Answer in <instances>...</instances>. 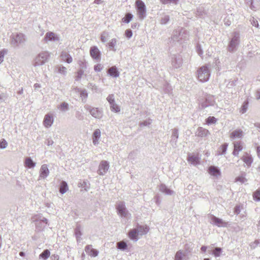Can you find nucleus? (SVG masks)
I'll return each mask as SVG.
<instances>
[{
    "instance_id": "1",
    "label": "nucleus",
    "mask_w": 260,
    "mask_h": 260,
    "mask_svg": "<svg viewBox=\"0 0 260 260\" xmlns=\"http://www.w3.org/2000/svg\"><path fill=\"white\" fill-rule=\"evenodd\" d=\"M188 36V31L183 28H181L178 30H174L170 42H178L181 44L187 40Z\"/></svg>"
},
{
    "instance_id": "2",
    "label": "nucleus",
    "mask_w": 260,
    "mask_h": 260,
    "mask_svg": "<svg viewBox=\"0 0 260 260\" xmlns=\"http://www.w3.org/2000/svg\"><path fill=\"white\" fill-rule=\"evenodd\" d=\"M240 44V34L238 32H234L232 37L230 41L227 50L229 52L233 53L237 51Z\"/></svg>"
},
{
    "instance_id": "3",
    "label": "nucleus",
    "mask_w": 260,
    "mask_h": 260,
    "mask_svg": "<svg viewBox=\"0 0 260 260\" xmlns=\"http://www.w3.org/2000/svg\"><path fill=\"white\" fill-rule=\"evenodd\" d=\"M198 78L202 82L207 81L210 76V71L207 65L200 68L197 71Z\"/></svg>"
},
{
    "instance_id": "4",
    "label": "nucleus",
    "mask_w": 260,
    "mask_h": 260,
    "mask_svg": "<svg viewBox=\"0 0 260 260\" xmlns=\"http://www.w3.org/2000/svg\"><path fill=\"white\" fill-rule=\"evenodd\" d=\"M135 7L139 18L141 20L144 19L146 16V7L145 3L142 0H136Z\"/></svg>"
},
{
    "instance_id": "5",
    "label": "nucleus",
    "mask_w": 260,
    "mask_h": 260,
    "mask_svg": "<svg viewBox=\"0 0 260 260\" xmlns=\"http://www.w3.org/2000/svg\"><path fill=\"white\" fill-rule=\"evenodd\" d=\"M116 209L117 214L122 218H129L131 214L127 210L124 202H118L116 203Z\"/></svg>"
},
{
    "instance_id": "6",
    "label": "nucleus",
    "mask_w": 260,
    "mask_h": 260,
    "mask_svg": "<svg viewBox=\"0 0 260 260\" xmlns=\"http://www.w3.org/2000/svg\"><path fill=\"white\" fill-rule=\"evenodd\" d=\"M11 44L14 46H18L25 41V35L22 33L13 34L11 36Z\"/></svg>"
},
{
    "instance_id": "7",
    "label": "nucleus",
    "mask_w": 260,
    "mask_h": 260,
    "mask_svg": "<svg viewBox=\"0 0 260 260\" xmlns=\"http://www.w3.org/2000/svg\"><path fill=\"white\" fill-rule=\"evenodd\" d=\"M49 54L48 52H43L39 54L36 57L34 65L41 66L44 64L48 59Z\"/></svg>"
},
{
    "instance_id": "8",
    "label": "nucleus",
    "mask_w": 260,
    "mask_h": 260,
    "mask_svg": "<svg viewBox=\"0 0 260 260\" xmlns=\"http://www.w3.org/2000/svg\"><path fill=\"white\" fill-rule=\"evenodd\" d=\"M85 109L89 111L90 114L94 118L100 119L102 118V111L97 108H91L89 105H86L84 106Z\"/></svg>"
},
{
    "instance_id": "9",
    "label": "nucleus",
    "mask_w": 260,
    "mask_h": 260,
    "mask_svg": "<svg viewBox=\"0 0 260 260\" xmlns=\"http://www.w3.org/2000/svg\"><path fill=\"white\" fill-rule=\"evenodd\" d=\"M210 223L218 227H226L228 222L223 221L222 219L218 218L213 215H210Z\"/></svg>"
},
{
    "instance_id": "10",
    "label": "nucleus",
    "mask_w": 260,
    "mask_h": 260,
    "mask_svg": "<svg viewBox=\"0 0 260 260\" xmlns=\"http://www.w3.org/2000/svg\"><path fill=\"white\" fill-rule=\"evenodd\" d=\"M109 169V164L107 160H102L101 161L99 169L98 170V173L100 175H104Z\"/></svg>"
},
{
    "instance_id": "11",
    "label": "nucleus",
    "mask_w": 260,
    "mask_h": 260,
    "mask_svg": "<svg viewBox=\"0 0 260 260\" xmlns=\"http://www.w3.org/2000/svg\"><path fill=\"white\" fill-rule=\"evenodd\" d=\"M185 250L184 251L179 250L176 252L174 260H183V258L186 256L187 254L190 252V250L187 248L186 245L185 246Z\"/></svg>"
},
{
    "instance_id": "12",
    "label": "nucleus",
    "mask_w": 260,
    "mask_h": 260,
    "mask_svg": "<svg viewBox=\"0 0 260 260\" xmlns=\"http://www.w3.org/2000/svg\"><path fill=\"white\" fill-rule=\"evenodd\" d=\"M60 57L62 61L68 63H71L73 61V58L69 54V51L68 50L62 51L60 54Z\"/></svg>"
},
{
    "instance_id": "13",
    "label": "nucleus",
    "mask_w": 260,
    "mask_h": 260,
    "mask_svg": "<svg viewBox=\"0 0 260 260\" xmlns=\"http://www.w3.org/2000/svg\"><path fill=\"white\" fill-rule=\"evenodd\" d=\"M182 59L179 55H173L172 57V65L176 69L179 68L182 65Z\"/></svg>"
},
{
    "instance_id": "14",
    "label": "nucleus",
    "mask_w": 260,
    "mask_h": 260,
    "mask_svg": "<svg viewBox=\"0 0 260 260\" xmlns=\"http://www.w3.org/2000/svg\"><path fill=\"white\" fill-rule=\"evenodd\" d=\"M90 54L94 59H100L101 52L96 46H92L90 49Z\"/></svg>"
},
{
    "instance_id": "15",
    "label": "nucleus",
    "mask_w": 260,
    "mask_h": 260,
    "mask_svg": "<svg viewBox=\"0 0 260 260\" xmlns=\"http://www.w3.org/2000/svg\"><path fill=\"white\" fill-rule=\"evenodd\" d=\"M178 138V130L177 128H174L172 130V134L171 136V140L170 143L171 145L175 148L177 147V139Z\"/></svg>"
},
{
    "instance_id": "16",
    "label": "nucleus",
    "mask_w": 260,
    "mask_h": 260,
    "mask_svg": "<svg viewBox=\"0 0 260 260\" xmlns=\"http://www.w3.org/2000/svg\"><path fill=\"white\" fill-rule=\"evenodd\" d=\"M44 40L47 41H58L59 40V38L56 34L49 31L46 34Z\"/></svg>"
},
{
    "instance_id": "17",
    "label": "nucleus",
    "mask_w": 260,
    "mask_h": 260,
    "mask_svg": "<svg viewBox=\"0 0 260 260\" xmlns=\"http://www.w3.org/2000/svg\"><path fill=\"white\" fill-rule=\"evenodd\" d=\"M49 174V171L47 165H43L40 169L39 178L45 179Z\"/></svg>"
},
{
    "instance_id": "18",
    "label": "nucleus",
    "mask_w": 260,
    "mask_h": 260,
    "mask_svg": "<svg viewBox=\"0 0 260 260\" xmlns=\"http://www.w3.org/2000/svg\"><path fill=\"white\" fill-rule=\"evenodd\" d=\"M85 251L87 254L92 257H95L99 254L98 250H97L95 249L92 248V245H88L86 246V247H85Z\"/></svg>"
},
{
    "instance_id": "19",
    "label": "nucleus",
    "mask_w": 260,
    "mask_h": 260,
    "mask_svg": "<svg viewBox=\"0 0 260 260\" xmlns=\"http://www.w3.org/2000/svg\"><path fill=\"white\" fill-rule=\"evenodd\" d=\"M53 122V116L50 114H47L45 115L43 123L45 127H49L52 125Z\"/></svg>"
},
{
    "instance_id": "20",
    "label": "nucleus",
    "mask_w": 260,
    "mask_h": 260,
    "mask_svg": "<svg viewBox=\"0 0 260 260\" xmlns=\"http://www.w3.org/2000/svg\"><path fill=\"white\" fill-rule=\"evenodd\" d=\"M209 134V131L202 127H198L196 133V135L200 137H205Z\"/></svg>"
},
{
    "instance_id": "21",
    "label": "nucleus",
    "mask_w": 260,
    "mask_h": 260,
    "mask_svg": "<svg viewBox=\"0 0 260 260\" xmlns=\"http://www.w3.org/2000/svg\"><path fill=\"white\" fill-rule=\"evenodd\" d=\"M208 172L211 175L216 177L221 175L220 170L217 167L214 166H211L209 167Z\"/></svg>"
},
{
    "instance_id": "22",
    "label": "nucleus",
    "mask_w": 260,
    "mask_h": 260,
    "mask_svg": "<svg viewBox=\"0 0 260 260\" xmlns=\"http://www.w3.org/2000/svg\"><path fill=\"white\" fill-rule=\"evenodd\" d=\"M159 190L167 195H172L174 191L169 188L165 184H161L159 186Z\"/></svg>"
},
{
    "instance_id": "23",
    "label": "nucleus",
    "mask_w": 260,
    "mask_h": 260,
    "mask_svg": "<svg viewBox=\"0 0 260 260\" xmlns=\"http://www.w3.org/2000/svg\"><path fill=\"white\" fill-rule=\"evenodd\" d=\"M135 229L137 231L139 235L141 236L146 234L149 231V228L146 225H138Z\"/></svg>"
},
{
    "instance_id": "24",
    "label": "nucleus",
    "mask_w": 260,
    "mask_h": 260,
    "mask_svg": "<svg viewBox=\"0 0 260 260\" xmlns=\"http://www.w3.org/2000/svg\"><path fill=\"white\" fill-rule=\"evenodd\" d=\"M187 159L191 164L195 166L200 164V158L197 155H188Z\"/></svg>"
},
{
    "instance_id": "25",
    "label": "nucleus",
    "mask_w": 260,
    "mask_h": 260,
    "mask_svg": "<svg viewBox=\"0 0 260 260\" xmlns=\"http://www.w3.org/2000/svg\"><path fill=\"white\" fill-rule=\"evenodd\" d=\"M241 159L246 164L248 167H250L253 162L252 156L247 153L241 157Z\"/></svg>"
},
{
    "instance_id": "26",
    "label": "nucleus",
    "mask_w": 260,
    "mask_h": 260,
    "mask_svg": "<svg viewBox=\"0 0 260 260\" xmlns=\"http://www.w3.org/2000/svg\"><path fill=\"white\" fill-rule=\"evenodd\" d=\"M101 137V131L99 129H96L92 135V142L94 145L99 143V139Z\"/></svg>"
},
{
    "instance_id": "27",
    "label": "nucleus",
    "mask_w": 260,
    "mask_h": 260,
    "mask_svg": "<svg viewBox=\"0 0 260 260\" xmlns=\"http://www.w3.org/2000/svg\"><path fill=\"white\" fill-rule=\"evenodd\" d=\"M108 73L110 76L117 78L119 76V73L115 66L110 68L108 70Z\"/></svg>"
},
{
    "instance_id": "28",
    "label": "nucleus",
    "mask_w": 260,
    "mask_h": 260,
    "mask_svg": "<svg viewBox=\"0 0 260 260\" xmlns=\"http://www.w3.org/2000/svg\"><path fill=\"white\" fill-rule=\"evenodd\" d=\"M36 163L34 162L30 157H27L25 159L24 166L28 168H34Z\"/></svg>"
},
{
    "instance_id": "29",
    "label": "nucleus",
    "mask_w": 260,
    "mask_h": 260,
    "mask_svg": "<svg viewBox=\"0 0 260 260\" xmlns=\"http://www.w3.org/2000/svg\"><path fill=\"white\" fill-rule=\"evenodd\" d=\"M228 143L223 144L217 150L216 155H221L225 154L227 148H228Z\"/></svg>"
},
{
    "instance_id": "30",
    "label": "nucleus",
    "mask_w": 260,
    "mask_h": 260,
    "mask_svg": "<svg viewBox=\"0 0 260 260\" xmlns=\"http://www.w3.org/2000/svg\"><path fill=\"white\" fill-rule=\"evenodd\" d=\"M128 237L129 238L135 241H137L138 240V236L139 235L137 231H136V229H134L131 230L128 232Z\"/></svg>"
},
{
    "instance_id": "31",
    "label": "nucleus",
    "mask_w": 260,
    "mask_h": 260,
    "mask_svg": "<svg viewBox=\"0 0 260 260\" xmlns=\"http://www.w3.org/2000/svg\"><path fill=\"white\" fill-rule=\"evenodd\" d=\"M243 136V131L241 129H236L232 132L230 134V137L232 139L235 138H242Z\"/></svg>"
},
{
    "instance_id": "32",
    "label": "nucleus",
    "mask_w": 260,
    "mask_h": 260,
    "mask_svg": "<svg viewBox=\"0 0 260 260\" xmlns=\"http://www.w3.org/2000/svg\"><path fill=\"white\" fill-rule=\"evenodd\" d=\"M75 234L76 235L77 242H80L81 240V236L82 235L81 231L80 225H77L76 228L75 229Z\"/></svg>"
},
{
    "instance_id": "33",
    "label": "nucleus",
    "mask_w": 260,
    "mask_h": 260,
    "mask_svg": "<svg viewBox=\"0 0 260 260\" xmlns=\"http://www.w3.org/2000/svg\"><path fill=\"white\" fill-rule=\"evenodd\" d=\"M68 189L67 183L64 181H62L60 184L59 192L64 194Z\"/></svg>"
},
{
    "instance_id": "34",
    "label": "nucleus",
    "mask_w": 260,
    "mask_h": 260,
    "mask_svg": "<svg viewBox=\"0 0 260 260\" xmlns=\"http://www.w3.org/2000/svg\"><path fill=\"white\" fill-rule=\"evenodd\" d=\"M116 245L117 249L122 251H124L127 248V245L126 243L123 241L117 242Z\"/></svg>"
},
{
    "instance_id": "35",
    "label": "nucleus",
    "mask_w": 260,
    "mask_h": 260,
    "mask_svg": "<svg viewBox=\"0 0 260 260\" xmlns=\"http://www.w3.org/2000/svg\"><path fill=\"white\" fill-rule=\"evenodd\" d=\"M36 221V226L39 228L40 223H43V224L46 225L48 223V220L45 217H37L35 219Z\"/></svg>"
},
{
    "instance_id": "36",
    "label": "nucleus",
    "mask_w": 260,
    "mask_h": 260,
    "mask_svg": "<svg viewBox=\"0 0 260 260\" xmlns=\"http://www.w3.org/2000/svg\"><path fill=\"white\" fill-rule=\"evenodd\" d=\"M50 255V252L48 249L44 250L39 255V258L46 260Z\"/></svg>"
},
{
    "instance_id": "37",
    "label": "nucleus",
    "mask_w": 260,
    "mask_h": 260,
    "mask_svg": "<svg viewBox=\"0 0 260 260\" xmlns=\"http://www.w3.org/2000/svg\"><path fill=\"white\" fill-rule=\"evenodd\" d=\"M133 18V14H132L130 13H127L125 14L124 17H123L122 19V22H123L124 23H128L132 20Z\"/></svg>"
},
{
    "instance_id": "38",
    "label": "nucleus",
    "mask_w": 260,
    "mask_h": 260,
    "mask_svg": "<svg viewBox=\"0 0 260 260\" xmlns=\"http://www.w3.org/2000/svg\"><path fill=\"white\" fill-rule=\"evenodd\" d=\"M246 173H243L241 176H239L235 178L236 182H240L241 183H244L247 181L245 178Z\"/></svg>"
},
{
    "instance_id": "39",
    "label": "nucleus",
    "mask_w": 260,
    "mask_h": 260,
    "mask_svg": "<svg viewBox=\"0 0 260 260\" xmlns=\"http://www.w3.org/2000/svg\"><path fill=\"white\" fill-rule=\"evenodd\" d=\"M79 66L80 67L79 70L85 71L87 69V64L85 60H80L78 61V62Z\"/></svg>"
},
{
    "instance_id": "40",
    "label": "nucleus",
    "mask_w": 260,
    "mask_h": 260,
    "mask_svg": "<svg viewBox=\"0 0 260 260\" xmlns=\"http://www.w3.org/2000/svg\"><path fill=\"white\" fill-rule=\"evenodd\" d=\"M58 108L62 111H67L69 110V104L67 103L62 102Z\"/></svg>"
},
{
    "instance_id": "41",
    "label": "nucleus",
    "mask_w": 260,
    "mask_h": 260,
    "mask_svg": "<svg viewBox=\"0 0 260 260\" xmlns=\"http://www.w3.org/2000/svg\"><path fill=\"white\" fill-rule=\"evenodd\" d=\"M253 198L254 200L260 201V189H257L253 192Z\"/></svg>"
},
{
    "instance_id": "42",
    "label": "nucleus",
    "mask_w": 260,
    "mask_h": 260,
    "mask_svg": "<svg viewBox=\"0 0 260 260\" xmlns=\"http://www.w3.org/2000/svg\"><path fill=\"white\" fill-rule=\"evenodd\" d=\"M234 149L236 150V151H237L238 152L241 151L243 149V147L241 144V142H235L234 143Z\"/></svg>"
},
{
    "instance_id": "43",
    "label": "nucleus",
    "mask_w": 260,
    "mask_h": 260,
    "mask_svg": "<svg viewBox=\"0 0 260 260\" xmlns=\"http://www.w3.org/2000/svg\"><path fill=\"white\" fill-rule=\"evenodd\" d=\"M217 119L213 116H209L208 118L206 119V122L207 124H214L216 122Z\"/></svg>"
},
{
    "instance_id": "44",
    "label": "nucleus",
    "mask_w": 260,
    "mask_h": 260,
    "mask_svg": "<svg viewBox=\"0 0 260 260\" xmlns=\"http://www.w3.org/2000/svg\"><path fill=\"white\" fill-rule=\"evenodd\" d=\"M80 96L82 98V101L83 103H85L86 101V98L88 96V93L86 90H83L80 92Z\"/></svg>"
},
{
    "instance_id": "45",
    "label": "nucleus",
    "mask_w": 260,
    "mask_h": 260,
    "mask_svg": "<svg viewBox=\"0 0 260 260\" xmlns=\"http://www.w3.org/2000/svg\"><path fill=\"white\" fill-rule=\"evenodd\" d=\"M116 43L117 40L115 38L112 39L108 44L110 49H112L114 51H115L116 49H114V47L116 44Z\"/></svg>"
},
{
    "instance_id": "46",
    "label": "nucleus",
    "mask_w": 260,
    "mask_h": 260,
    "mask_svg": "<svg viewBox=\"0 0 260 260\" xmlns=\"http://www.w3.org/2000/svg\"><path fill=\"white\" fill-rule=\"evenodd\" d=\"M222 252V249L220 247H215L213 250V254L215 257L219 256Z\"/></svg>"
},
{
    "instance_id": "47",
    "label": "nucleus",
    "mask_w": 260,
    "mask_h": 260,
    "mask_svg": "<svg viewBox=\"0 0 260 260\" xmlns=\"http://www.w3.org/2000/svg\"><path fill=\"white\" fill-rule=\"evenodd\" d=\"M248 102L247 101H245L240 109V112L242 114L245 113L248 109Z\"/></svg>"
},
{
    "instance_id": "48",
    "label": "nucleus",
    "mask_w": 260,
    "mask_h": 260,
    "mask_svg": "<svg viewBox=\"0 0 260 260\" xmlns=\"http://www.w3.org/2000/svg\"><path fill=\"white\" fill-rule=\"evenodd\" d=\"M108 37V33L107 32L104 31L101 36V41L103 43H105L106 42H107Z\"/></svg>"
},
{
    "instance_id": "49",
    "label": "nucleus",
    "mask_w": 260,
    "mask_h": 260,
    "mask_svg": "<svg viewBox=\"0 0 260 260\" xmlns=\"http://www.w3.org/2000/svg\"><path fill=\"white\" fill-rule=\"evenodd\" d=\"M212 105V101L206 99V101L202 103L201 106L202 108H205Z\"/></svg>"
},
{
    "instance_id": "50",
    "label": "nucleus",
    "mask_w": 260,
    "mask_h": 260,
    "mask_svg": "<svg viewBox=\"0 0 260 260\" xmlns=\"http://www.w3.org/2000/svg\"><path fill=\"white\" fill-rule=\"evenodd\" d=\"M110 108L112 111L115 112H118L120 111L119 107L117 104H115V103L110 105Z\"/></svg>"
},
{
    "instance_id": "51",
    "label": "nucleus",
    "mask_w": 260,
    "mask_h": 260,
    "mask_svg": "<svg viewBox=\"0 0 260 260\" xmlns=\"http://www.w3.org/2000/svg\"><path fill=\"white\" fill-rule=\"evenodd\" d=\"M170 20V17L168 15H165L164 17H162L160 19V23L161 24H166L169 22Z\"/></svg>"
},
{
    "instance_id": "52",
    "label": "nucleus",
    "mask_w": 260,
    "mask_h": 260,
    "mask_svg": "<svg viewBox=\"0 0 260 260\" xmlns=\"http://www.w3.org/2000/svg\"><path fill=\"white\" fill-rule=\"evenodd\" d=\"M7 142L4 139H2L0 141V148L5 149L7 147Z\"/></svg>"
},
{
    "instance_id": "53",
    "label": "nucleus",
    "mask_w": 260,
    "mask_h": 260,
    "mask_svg": "<svg viewBox=\"0 0 260 260\" xmlns=\"http://www.w3.org/2000/svg\"><path fill=\"white\" fill-rule=\"evenodd\" d=\"M7 53V50L3 49L0 51V64L4 61V55Z\"/></svg>"
},
{
    "instance_id": "54",
    "label": "nucleus",
    "mask_w": 260,
    "mask_h": 260,
    "mask_svg": "<svg viewBox=\"0 0 260 260\" xmlns=\"http://www.w3.org/2000/svg\"><path fill=\"white\" fill-rule=\"evenodd\" d=\"M85 71L79 70L77 72V75L76 76V80H80L84 74Z\"/></svg>"
},
{
    "instance_id": "55",
    "label": "nucleus",
    "mask_w": 260,
    "mask_h": 260,
    "mask_svg": "<svg viewBox=\"0 0 260 260\" xmlns=\"http://www.w3.org/2000/svg\"><path fill=\"white\" fill-rule=\"evenodd\" d=\"M125 36L128 39H129L133 36L132 30L130 29H127L125 31Z\"/></svg>"
},
{
    "instance_id": "56",
    "label": "nucleus",
    "mask_w": 260,
    "mask_h": 260,
    "mask_svg": "<svg viewBox=\"0 0 260 260\" xmlns=\"http://www.w3.org/2000/svg\"><path fill=\"white\" fill-rule=\"evenodd\" d=\"M196 50L198 54L201 56L203 54V51L200 44H198L196 46Z\"/></svg>"
},
{
    "instance_id": "57",
    "label": "nucleus",
    "mask_w": 260,
    "mask_h": 260,
    "mask_svg": "<svg viewBox=\"0 0 260 260\" xmlns=\"http://www.w3.org/2000/svg\"><path fill=\"white\" fill-rule=\"evenodd\" d=\"M107 101L109 103L110 105L115 103L114 96L113 94H110L107 98Z\"/></svg>"
},
{
    "instance_id": "58",
    "label": "nucleus",
    "mask_w": 260,
    "mask_h": 260,
    "mask_svg": "<svg viewBox=\"0 0 260 260\" xmlns=\"http://www.w3.org/2000/svg\"><path fill=\"white\" fill-rule=\"evenodd\" d=\"M241 212L240 206L236 205L234 208V212L235 214L238 215Z\"/></svg>"
},
{
    "instance_id": "59",
    "label": "nucleus",
    "mask_w": 260,
    "mask_h": 260,
    "mask_svg": "<svg viewBox=\"0 0 260 260\" xmlns=\"http://www.w3.org/2000/svg\"><path fill=\"white\" fill-rule=\"evenodd\" d=\"M58 72L61 74H65L67 73V68L63 66L59 67Z\"/></svg>"
},
{
    "instance_id": "60",
    "label": "nucleus",
    "mask_w": 260,
    "mask_h": 260,
    "mask_svg": "<svg viewBox=\"0 0 260 260\" xmlns=\"http://www.w3.org/2000/svg\"><path fill=\"white\" fill-rule=\"evenodd\" d=\"M103 69V66L101 64H98L94 67V70L96 72H100Z\"/></svg>"
},
{
    "instance_id": "61",
    "label": "nucleus",
    "mask_w": 260,
    "mask_h": 260,
    "mask_svg": "<svg viewBox=\"0 0 260 260\" xmlns=\"http://www.w3.org/2000/svg\"><path fill=\"white\" fill-rule=\"evenodd\" d=\"M251 23L253 26H254L256 27H258V21L255 19L254 18H252L251 19H250Z\"/></svg>"
},
{
    "instance_id": "62",
    "label": "nucleus",
    "mask_w": 260,
    "mask_h": 260,
    "mask_svg": "<svg viewBox=\"0 0 260 260\" xmlns=\"http://www.w3.org/2000/svg\"><path fill=\"white\" fill-rule=\"evenodd\" d=\"M150 123H151L150 122L147 121L146 120V121H144L140 122L139 125L140 126H145L149 125V124H150Z\"/></svg>"
},
{
    "instance_id": "63",
    "label": "nucleus",
    "mask_w": 260,
    "mask_h": 260,
    "mask_svg": "<svg viewBox=\"0 0 260 260\" xmlns=\"http://www.w3.org/2000/svg\"><path fill=\"white\" fill-rule=\"evenodd\" d=\"M249 2L250 3V9L253 11H255L257 9V8L254 6L252 0L249 1Z\"/></svg>"
},
{
    "instance_id": "64",
    "label": "nucleus",
    "mask_w": 260,
    "mask_h": 260,
    "mask_svg": "<svg viewBox=\"0 0 260 260\" xmlns=\"http://www.w3.org/2000/svg\"><path fill=\"white\" fill-rule=\"evenodd\" d=\"M45 143L48 146H50V145H52L53 144V140L51 139H48L46 140V142H45Z\"/></svg>"
}]
</instances>
